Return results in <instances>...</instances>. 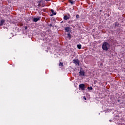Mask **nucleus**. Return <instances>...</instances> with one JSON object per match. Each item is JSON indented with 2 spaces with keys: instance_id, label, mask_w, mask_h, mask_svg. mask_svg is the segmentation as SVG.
<instances>
[{
  "instance_id": "obj_12",
  "label": "nucleus",
  "mask_w": 125,
  "mask_h": 125,
  "mask_svg": "<svg viewBox=\"0 0 125 125\" xmlns=\"http://www.w3.org/2000/svg\"><path fill=\"white\" fill-rule=\"evenodd\" d=\"M69 2H70V3H71V4H74V1L70 0V1H69Z\"/></svg>"
},
{
  "instance_id": "obj_10",
  "label": "nucleus",
  "mask_w": 125,
  "mask_h": 125,
  "mask_svg": "<svg viewBox=\"0 0 125 125\" xmlns=\"http://www.w3.org/2000/svg\"><path fill=\"white\" fill-rule=\"evenodd\" d=\"M64 29L65 31H66V32H69V30H70V28L69 27H65Z\"/></svg>"
},
{
  "instance_id": "obj_17",
  "label": "nucleus",
  "mask_w": 125,
  "mask_h": 125,
  "mask_svg": "<svg viewBox=\"0 0 125 125\" xmlns=\"http://www.w3.org/2000/svg\"><path fill=\"white\" fill-rule=\"evenodd\" d=\"M27 27H25V29H27Z\"/></svg>"
},
{
  "instance_id": "obj_1",
  "label": "nucleus",
  "mask_w": 125,
  "mask_h": 125,
  "mask_svg": "<svg viewBox=\"0 0 125 125\" xmlns=\"http://www.w3.org/2000/svg\"><path fill=\"white\" fill-rule=\"evenodd\" d=\"M102 48L104 50L107 51L109 48H110V44L108 43L105 42L103 43Z\"/></svg>"
},
{
  "instance_id": "obj_13",
  "label": "nucleus",
  "mask_w": 125,
  "mask_h": 125,
  "mask_svg": "<svg viewBox=\"0 0 125 125\" xmlns=\"http://www.w3.org/2000/svg\"><path fill=\"white\" fill-rule=\"evenodd\" d=\"M59 66H63V63L60 62L59 64Z\"/></svg>"
},
{
  "instance_id": "obj_18",
  "label": "nucleus",
  "mask_w": 125,
  "mask_h": 125,
  "mask_svg": "<svg viewBox=\"0 0 125 125\" xmlns=\"http://www.w3.org/2000/svg\"><path fill=\"white\" fill-rule=\"evenodd\" d=\"M46 1H47V0H45Z\"/></svg>"
},
{
  "instance_id": "obj_9",
  "label": "nucleus",
  "mask_w": 125,
  "mask_h": 125,
  "mask_svg": "<svg viewBox=\"0 0 125 125\" xmlns=\"http://www.w3.org/2000/svg\"><path fill=\"white\" fill-rule=\"evenodd\" d=\"M63 19H64V20H68V19H69V18L67 16H64Z\"/></svg>"
},
{
  "instance_id": "obj_14",
  "label": "nucleus",
  "mask_w": 125,
  "mask_h": 125,
  "mask_svg": "<svg viewBox=\"0 0 125 125\" xmlns=\"http://www.w3.org/2000/svg\"><path fill=\"white\" fill-rule=\"evenodd\" d=\"M67 37H68V38H71V35H70V34H68Z\"/></svg>"
},
{
  "instance_id": "obj_6",
  "label": "nucleus",
  "mask_w": 125,
  "mask_h": 125,
  "mask_svg": "<svg viewBox=\"0 0 125 125\" xmlns=\"http://www.w3.org/2000/svg\"><path fill=\"white\" fill-rule=\"evenodd\" d=\"M4 22H5L4 20H1V21L0 22V26H2V25H3V24H4Z\"/></svg>"
},
{
  "instance_id": "obj_4",
  "label": "nucleus",
  "mask_w": 125,
  "mask_h": 125,
  "mask_svg": "<svg viewBox=\"0 0 125 125\" xmlns=\"http://www.w3.org/2000/svg\"><path fill=\"white\" fill-rule=\"evenodd\" d=\"M73 63H74V64H75L76 65H80V62H79L78 60H73Z\"/></svg>"
},
{
  "instance_id": "obj_11",
  "label": "nucleus",
  "mask_w": 125,
  "mask_h": 125,
  "mask_svg": "<svg viewBox=\"0 0 125 125\" xmlns=\"http://www.w3.org/2000/svg\"><path fill=\"white\" fill-rule=\"evenodd\" d=\"M87 89L89 90H92V87H88Z\"/></svg>"
},
{
  "instance_id": "obj_2",
  "label": "nucleus",
  "mask_w": 125,
  "mask_h": 125,
  "mask_svg": "<svg viewBox=\"0 0 125 125\" xmlns=\"http://www.w3.org/2000/svg\"><path fill=\"white\" fill-rule=\"evenodd\" d=\"M79 88L81 89V90H84V84H81L79 85Z\"/></svg>"
},
{
  "instance_id": "obj_7",
  "label": "nucleus",
  "mask_w": 125,
  "mask_h": 125,
  "mask_svg": "<svg viewBox=\"0 0 125 125\" xmlns=\"http://www.w3.org/2000/svg\"><path fill=\"white\" fill-rule=\"evenodd\" d=\"M51 12H52V14L51 15V16H53V15H56V13L54 12V11L53 10H51Z\"/></svg>"
},
{
  "instance_id": "obj_5",
  "label": "nucleus",
  "mask_w": 125,
  "mask_h": 125,
  "mask_svg": "<svg viewBox=\"0 0 125 125\" xmlns=\"http://www.w3.org/2000/svg\"><path fill=\"white\" fill-rule=\"evenodd\" d=\"M80 76H84V71H80L79 72Z\"/></svg>"
},
{
  "instance_id": "obj_15",
  "label": "nucleus",
  "mask_w": 125,
  "mask_h": 125,
  "mask_svg": "<svg viewBox=\"0 0 125 125\" xmlns=\"http://www.w3.org/2000/svg\"><path fill=\"white\" fill-rule=\"evenodd\" d=\"M80 17V16L79 15H76V18H79Z\"/></svg>"
},
{
  "instance_id": "obj_8",
  "label": "nucleus",
  "mask_w": 125,
  "mask_h": 125,
  "mask_svg": "<svg viewBox=\"0 0 125 125\" xmlns=\"http://www.w3.org/2000/svg\"><path fill=\"white\" fill-rule=\"evenodd\" d=\"M77 47L79 49H81V48H82V45H81V44H78Z\"/></svg>"
},
{
  "instance_id": "obj_19",
  "label": "nucleus",
  "mask_w": 125,
  "mask_h": 125,
  "mask_svg": "<svg viewBox=\"0 0 125 125\" xmlns=\"http://www.w3.org/2000/svg\"><path fill=\"white\" fill-rule=\"evenodd\" d=\"M109 122H111V120H109Z\"/></svg>"
},
{
  "instance_id": "obj_3",
  "label": "nucleus",
  "mask_w": 125,
  "mask_h": 125,
  "mask_svg": "<svg viewBox=\"0 0 125 125\" xmlns=\"http://www.w3.org/2000/svg\"><path fill=\"white\" fill-rule=\"evenodd\" d=\"M41 20V17H38L37 18H35L33 19L34 22H38L39 20Z\"/></svg>"
},
{
  "instance_id": "obj_16",
  "label": "nucleus",
  "mask_w": 125,
  "mask_h": 125,
  "mask_svg": "<svg viewBox=\"0 0 125 125\" xmlns=\"http://www.w3.org/2000/svg\"><path fill=\"white\" fill-rule=\"evenodd\" d=\"M83 99H84L85 100H86V98H85L84 96L83 97Z\"/></svg>"
}]
</instances>
